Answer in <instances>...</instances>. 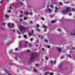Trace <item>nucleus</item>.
Segmentation results:
<instances>
[{
  "label": "nucleus",
  "instance_id": "1",
  "mask_svg": "<svg viewBox=\"0 0 75 75\" xmlns=\"http://www.w3.org/2000/svg\"><path fill=\"white\" fill-rule=\"evenodd\" d=\"M70 10V8L69 7H67L66 8V10H63L62 11V13L63 14H67L68 13V11Z\"/></svg>",
  "mask_w": 75,
  "mask_h": 75
},
{
  "label": "nucleus",
  "instance_id": "2",
  "mask_svg": "<svg viewBox=\"0 0 75 75\" xmlns=\"http://www.w3.org/2000/svg\"><path fill=\"white\" fill-rule=\"evenodd\" d=\"M19 28L20 29V31H21V32H23V31L24 30H26V28H25L22 25L19 27Z\"/></svg>",
  "mask_w": 75,
  "mask_h": 75
},
{
  "label": "nucleus",
  "instance_id": "3",
  "mask_svg": "<svg viewBox=\"0 0 75 75\" xmlns=\"http://www.w3.org/2000/svg\"><path fill=\"white\" fill-rule=\"evenodd\" d=\"M8 25L9 28H14V23H12L11 24L10 23H8Z\"/></svg>",
  "mask_w": 75,
  "mask_h": 75
},
{
  "label": "nucleus",
  "instance_id": "4",
  "mask_svg": "<svg viewBox=\"0 0 75 75\" xmlns=\"http://www.w3.org/2000/svg\"><path fill=\"white\" fill-rule=\"evenodd\" d=\"M35 59V57H31L30 59V61L31 62H32V61H33V60H34Z\"/></svg>",
  "mask_w": 75,
  "mask_h": 75
},
{
  "label": "nucleus",
  "instance_id": "5",
  "mask_svg": "<svg viewBox=\"0 0 75 75\" xmlns=\"http://www.w3.org/2000/svg\"><path fill=\"white\" fill-rule=\"evenodd\" d=\"M4 16L6 18H8L9 17V16L8 15H6V14Z\"/></svg>",
  "mask_w": 75,
  "mask_h": 75
},
{
  "label": "nucleus",
  "instance_id": "6",
  "mask_svg": "<svg viewBox=\"0 0 75 75\" xmlns=\"http://www.w3.org/2000/svg\"><path fill=\"white\" fill-rule=\"evenodd\" d=\"M35 30H36V31H39V32H40V29L37 28L35 29Z\"/></svg>",
  "mask_w": 75,
  "mask_h": 75
},
{
  "label": "nucleus",
  "instance_id": "7",
  "mask_svg": "<svg viewBox=\"0 0 75 75\" xmlns=\"http://www.w3.org/2000/svg\"><path fill=\"white\" fill-rule=\"evenodd\" d=\"M57 50L59 52L61 51V49L59 48H57Z\"/></svg>",
  "mask_w": 75,
  "mask_h": 75
},
{
  "label": "nucleus",
  "instance_id": "8",
  "mask_svg": "<svg viewBox=\"0 0 75 75\" xmlns=\"http://www.w3.org/2000/svg\"><path fill=\"white\" fill-rule=\"evenodd\" d=\"M38 38H41V39H43V37L42 36L41 37H40V35H38Z\"/></svg>",
  "mask_w": 75,
  "mask_h": 75
},
{
  "label": "nucleus",
  "instance_id": "9",
  "mask_svg": "<svg viewBox=\"0 0 75 75\" xmlns=\"http://www.w3.org/2000/svg\"><path fill=\"white\" fill-rule=\"evenodd\" d=\"M4 70L5 71V72L6 73H7V72H8V70H7V69H4Z\"/></svg>",
  "mask_w": 75,
  "mask_h": 75
},
{
  "label": "nucleus",
  "instance_id": "10",
  "mask_svg": "<svg viewBox=\"0 0 75 75\" xmlns=\"http://www.w3.org/2000/svg\"><path fill=\"white\" fill-rule=\"evenodd\" d=\"M55 8L56 9L54 11L55 12H57V11H58V8L57 7H55Z\"/></svg>",
  "mask_w": 75,
  "mask_h": 75
},
{
  "label": "nucleus",
  "instance_id": "11",
  "mask_svg": "<svg viewBox=\"0 0 75 75\" xmlns=\"http://www.w3.org/2000/svg\"><path fill=\"white\" fill-rule=\"evenodd\" d=\"M59 68H61L62 67V64H60L59 65Z\"/></svg>",
  "mask_w": 75,
  "mask_h": 75
},
{
  "label": "nucleus",
  "instance_id": "12",
  "mask_svg": "<svg viewBox=\"0 0 75 75\" xmlns=\"http://www.w3.org/2000/svg\"><path fill=\"white\" fill-rule=\"evenodd\" d=\"M32 57H34L35 56V53H33L31 54Z\"/></svg>",
  "mask_w": 75,
  "mask_h": 75
},
{
  "label": "nucleus",
  "instance_id": "13",
  "mask_svg": "<svg viewBox=\"0 0 75 75\" xmlns=\"http://www.w3.org/2000/svg\"><path fill=\"white\" fill-rule=\"evenodd\" d=\"M24 14L25 15H28V12H25L24 13Z\"/></svg>",
  "mask_w": 75,
  "mask_h": 75
},
{
  "label": "nucleus",
  "instance_id": "14",
  "mask_svg": "<svg viewBox=\"0 0 75 75\" xmlns=\"http://www.w3.org/2000/svg\"><path fill=\"white\" fill-rule=\"evenodd\" d=\"M28 46L29 47H32V45H31V44L29 43L28 44Z\"/></svg>",
  "mask_w": 75,
  "mask_h": 75
},
{
  "label": "nucleus",
  "instance_id": "15",
  "mask_svg": "<svg viewBox=\"0 0 75 75\" xmlns=\"http://www.w3.org/2000/svg\"><path fill=\"white\" fill-rule=\"evenodd\" d=\"M23 37L24 38H27V35H24Z\"/></svg>",
  "mask_w": 75,
  "mask_h": 75
},
{
  "label": "nucleus",
  "instance_id": "16",
  "mask_svg": "<svg viewBox=\"0 0 75 75\" xmlns=\"http://www.w3.org/2000/svg\"><path fill=\"white\" fill-rule=\"evenodd\" d=\"M42 28H47V27L45 26H43Z\"/></svg>",
  "mask_w": 75,
  "mask_h": 75
},
{
  "label": "nucleus",
  "instance_id": "17",
  "mask_svg": "<svg viewBox=\"0 0 75 75\" xmlns=\"http://www.w3.org/2000/svg\"><path fill=\"white\" fill-rule=\"evenodd\" d=\"M47 10H48L50 12H51V9L50 8L48 9Z\"/></svg>",
  "mask_w": 75,
  "mask_h": 75
},
{
  "label": "nucleus",
  "instance_id": "18",
  "mask_svg": "<svg viewBox=\"0 0 75 75\" xmlns=\"http://www.w3.org/2000/svg\"><path fill=\"white\" fill-rule=\"evenodd\" d=\"M33 71H35V72H37V70L35 69H33Z\"/></svg>",
  "mask_w": 75,
  "mask_h": 75
},
{
  "label": "nucleus",
  "instance_id": "19",
  "mask_svg": "<svg viewBox=\"0 0 75 75\" xmlns=\"http://www.w3.org/2000/svg\"><path fill=\"white\" fill-rule=\"evenodd\" d=\"M41 19L42 20H45V19L44 18L42 17H41Z\"/></svg>",
  "mask_w": 75,
  "mask_h": 75
},
{
  "label": "nucleus",
  "instance_id": "20",
  "mask_svg": "<svg viewBox=\"0 0 75 75\" xmlns=\"http://www.w3.org/2000/svg\"><path fill=\"white\" fill-rule=\"evenodd\" d=\"M59 4L60 6H62V3L61 2H59Z\"/></svg>",
  "mask_w": 75,
  "mask_h": 75
},
{
  "label": "nucleus",
  "instance_id": "21",
  "mask_svg": "<svg viewBox=\"0 0 75 75\" xmlns=\"http://www.w3.org/2000/svg\"><path fill=\"white\" fill-rule=\"evenodd\" d=\"M31 35V33H28V35L29 36H30Z\"/></svg>",
  "mask_w": 75,
  "mask_h": 75
},
{
  "label": "nucleus",
  "instance_id": "22",
  "mask_svg": "<svg viewBox=\"0 0 75 75\" xmlns=\"http://www.w3.org/2000/svg\"><path fill=\"white\" fill-rule=\"evenodd\" d=\"M48 72H46L45 73V75H47V74H48Z\"/></svg>",
  "mask_w": 75,
  "mask_h": 75
},
{
  "label": "nucleus",
  "instance_id": "23",
  "mask_svg": "<svg viewBox=\"0 0 75 75\" xmlns=\"http://www.w3.org/2000/svg\"><path fill=\"white\" fill-rule=\"evenodd\" d=\"M36 26L38 28V27H40V25H39V24H37L36 25Z\"/></svg>",
  "mask_w": 75,
  "mask_h": 75
},
{
  "label": "nucleus",
  "instance_id": "24",
  "mask_svg": "<svg viewBox=\"0 0 75 75\" xmlns=\"http://www.w3.org/2000/svg\"><path fill=\"white\" fill-rule=\"evenodd\" d=\"M45 41L46 42H48V40L46 39L45 40Z\"/></svg>",
  "mask_w": 75,
  "mask_h": 75
},
{
  "label": "nucleus",
  "instance_id": "25",
  "mask_svg": "<svg viewBox=\"0 0 75 75\" xmlns=\"http://www.w3.org/2000/svg\"><path fill=\"white\" fill-rule=\"evenodd\" d=\"M30 23L31 24H33V21H30Z\"/></svg>",
  "mask_w": 75,
  "mask_h": 75
},
{
  "label": "nucleus",
  "instance_id": "26",
  "mask_svg": "<svg viewBox=\"0 0 75 75\" xmlns=\"http://www.w3.org/2000/svg\"><path fill=\"white\" fill-rule=\"evenodd\" d=\"M54 74V73H50V75H52Z\"/></svg>",
  "mask_w": 75,
  "mask_h": 75
},
{
  "label": "nucleus",
  "instance_id": "27",
  "mask_svg": "<svg viewBox=\"0 0 75 75\" xmlns=\"http://www.w3.org/2000/svg\"><path fill=\"white\" fill-rule=\"evenodd\" d=\"M51 23H55V22L54 21H52L51 22Z\"/></svg>",
  "mask_w": 75,
  "mask_h": 75
},
{
  "label": "nucleus",
  "instance_id": "28",
  "mask_svg": "<svg viewBox=\"0 0 75 75\" xmlns=\"http://www.w3.org/2000/svg\"><path fill=\"white\" fill-rule=\"evenodd\" d=\"M72 11H75V9H74V8H72Z\"/></svg>",
  "mask_w": 75,
  "mask_h": 75
},
{
  "label": "nucleus",
  "instance_id": "29",
  "mask_svg": "<svg viewBox=\"0 0 75 75\" xmlns=\"http://www.w3.org/2000/svg\"><path fill=\"white\" fill-rule=\"evenodd\" d=\"M26 51L27 52H30V50H26Z\"/></svg>",
  "mask_w": 75,
  "mask_h": 75
},
{
  "label": "nucleus",
  "instance_id": "30",
  "mask_svg": "<svg viewBox=\"0 0 75 75\" xmlns=\"http://www.w3.org/2000/svg\"><path fill=\"white\" fill-rule=\"evenodd\" d=\"M45 58H46V60H47L48 59V57H46Z\"/></svg>",
  "mask_w": 75,
  "mask_h": 75
},
{
  "label": "nucleus",
  "instance_id": "31",
  "mask_svg": "<svg viewBox=\"0 0 75 75\" xmlns=\"http://www.w3.org/2000/svg\"><path fill=\"white\" fill-rule=\"evenodd\" d=\"M54 17V15H52L50 16V17H51V18H52V17Z\"/></svg>",
  "mask_w": 75,
  "mask_h": 75
},
{
  "label": "nucleus",
  "instance_id": "32",
  "mask_svg": "<svg viewBox=\"0 0 75 75\" xmlns=\"http://www.w3.org/2000/svg\"><path fill=\"white\" fill-rule=\"evenodd\" d=\"M24 20H27V17H24Z\"/></svg>",
  "mask_w": 75,
  "mask_h": 75
},
{
  "label": "nucleus",
  "instance_id": "33",
  "mask_svg": "<svg viewBox=\"0 0 75 75\" xmlns=\"http://www.w3.org/2000/svg\"><path fill=\"white\" fill-rule=\"evenodd\" d=\"M17 33H18V34H19V35H20V32H19L18 31H17Z\"/></svg>",
  "mask_w": 75,
  "mask_h": 75
},
{
  "label": "nucleus",
  "instance_id": "34",
  "mask_svg": "<svg viewBox=\"0 0 75 75\" xmlns=\"http://www.w3.org/2000/svg\"><path fill=\"white\" fill-rule=\"evenodd\" d=\"M20 21H23V19H22V18H21L20 19Z\"/></svg>",
  "mask_w": 75,
  "mask_h": 75
},
{
  "label": "nucleus",
  "instance_id": "35",
  "mask_svg": "<svg viewBox=\"0 0 75 75\" xmlns=\"http://www.w3.org/2000/svg\"><path fill=\"white\" fill-rule=\"evenodd\" d=\"M12 51H13V50H11L9 52L11 53V52H12Z\"/></svg>",
  "mask_w": 75,
  "mask_h": 75
},
{
  "label": "nucleus",
  "instance_id": "36",
  "mask_svg": "<svg viewBox=\"0 0 75 75\" xmlns=\"http://www.w3.org/2000/svg\"><path fill=\"white\" fill-rule=\"evenodd\" d=\"M50 62V63H51V64H52V62H53L52 61V60H51Z\"/></svg>",
  "mask_w": 75,
  "mask_h": 75
},
{
  "label": "nucleus",
  "instance_id": "37",
  "mask_svg": "<svg viewBox=\"0 0 75 75\" xmlns=\"http://www.w3.org/2000/svg\"><path fill=\"white\" fill-rule=\"evenodd\" d=\"M33 38H31L30 39V41H33Z\"/></svg>",
  "mask_w": 75,
  "mask_h": 75
},
{
  "label": "nucleus",
  "instance_id": "38",
  "mask_svg": "<svg viewBox=\"0 0 75 75\" xmlns=\"http://www.w3.org/2000/svg\"><path fill=\"white\" fill-rule=\"evenodd\" d=\"M23 15H19V17H23Z\"/></svg>",
  "mask_w": 75,
  "mask_h": 75
},
{
  "label": "nucleus",
  "instance_id": "39",
  "mask_svg": "<svg viewBox=\"0 0 75 75\" xmlns=\"http://www.w3.org/2000/svg\"><path fill=\"white\" fill-rule=\"evenodd\" d=\"M50 7H51V8H53V6L52 5H51L50 6Z\"/></svg>",
  "mask_w": 75,
  "mask_h": 75
},
{
  "label": "nucleus",
  "instance_id": "40",
  "mask_svg": "<svg viewBox=\"0 0 75 75\" xmlns=\"http://www.w3.org/2000/svg\"><path fill=\"white\" fill-rule=\"evenodd\" d=\"M47 48H50V46H47Z\"/></svg>",
  "mask_w": 75,
  "mask_h": 75
},
{
  "label": "nucleus",
  "instance_id": "41",
  "mask_svg": "<svg viewBox=\"0 0 75 75\" xmlns=\"http://www.w3.org/2000/svg\"><path fill=\"white\" fill-rule=\"evenodd\" d=\"M72 50H75V47H72Z\"/></svg>",
  "mask_w": 75,
  "mask_h": 75
},
{
  "label": "nucleus",
  "instance_id": "42",
  "mask_svg": "<svg viewBox=\"0 0 75 75\" xmlns=\"http://www.w3.org/2000/svg\"><path fill=\"white\" fill-rule=\"evenodd\" d=\"M55 63H56V61H55L54 62V64H55Z\"/></svg>",
  "mask_w": 75,
  "mask_h": 75
},
{
  "label": "nucleus",
  "instance_id": "43",
  "mask_svg": "<svg viewBox=\"0 0 75 75\" xmlns=\"http://www.w3.org/2000/svg\"><path fill=\"white\" fill-rule=\"evenodd\" d=\"M9 8H10L11 9L12 8V7H11V6H10V7H9Z\"/></svg>",
  "mask_w": 75,
  "mask_h": 75
},
{
  "label": "nucleus",
  "instance_id": "44",
  "mask_svg": "<svg viewBox=\"0 0 75 75\" xmlns=\"http://www.w3.org/2000/svg\"><path fill=\"white\" fill-rule=\"evenodd\" d=\"M2 25H5V23H2Z\"/></svg>",
  "mask_w": 75,
  "mask_h": 75
},
{
  "label": "nucleus",
  "instance_id": "45",
  "mask_svg": "<svg viewBox=\"0 0 75 75\" xmlns=\"http://www.w3.org/2000/svg\"><path fill=\"white\" fill-rule=\"evenodd\" d=\"M72 15V13H70L69 14V16H71Z\"/></svg>",
  "mask_w": 75,
  "mask_h": 75
},
{
  "label": "nucleus",
  "instance_id": "46",
  "mask_svg": "<svg viewBox=\"0 0 75 75\" xmlns=\"http://www.w3.org/2000/svg\"><path fill=\"white\" fill-rule=\"evenodd\" d=\"M69 3V2L68 1V2H64V3H66V4H67V3Z\"/></svg>",
  "mask_w": 75,
  "mask_h": 75
},
{
  "label": "nucleus",
  "instance_id": "47",
  "mask_svg": "<svg viewBox=\"0 0 75 75\" xmlns=\"http://www.w3.org/2000/svg\"><path fill=\"white\" fill-rule=\"evenodd\" d=\"M21 4L22 6L23 5V4L22 3V2H21Z\"/></svg>",
  "mask_w": 75,
  "mask_h": 75
},
{
  "label": "nucleus",
  "instance_id": "48",
  "mask_svg": "<svg viewBox=\"0 0 75 75\" xmlns=\"http://www.w3.org/2000/svg\"><path fill=\"white\" fill-rule=\"evenodd\" d=\"M15 60H17V57H16L15 58Z\"/></svg>",
  "mask_w": 75,
  "mask_h": 75
},
{
  "label": "nucleus",
  "instance_id": "49",
  "mask_svg": "<svg viewBox=\"0 0 75 75\" xmlns=\"http://www.w3.org/2000/svg\"><path fill=\"white\" fill-rule=\"evenodd\" d=\"M36 66H38V64H36Z\"/></svg>",
  "mask_w": 75,
  "mask_h": 75
},
{
  "label": "nucleus",
  "instance_id": "50",
  "mask_svg": "<svg viewBox=\"0 0 75 75\" xmlns=\"http://www.w3.org/2000/svg\"><path fill=\"white\" fill-rule=\"evenodd\" d=\"M58 31H61V29H58Z\"/></svg>",
  "mask_w": 75,
  "mask_h": 75
},
{
  "label": "nucleus",
  "instance_id": "51",
  "mask_svg": "<svg viewBox=\"0 0 75 75\" xmlns=\"http://www.w3.org/2000/svg\"><path fill=\"white\" fill-rule=\"evenodd\" d=\"M17 50H18L17 48H16L15 49V51H17Z\"/></svg>",
  "mask_w": 75,
  "mask_h": 75
},
{
  "label": "nucleus",
  "instance_id": "52",
  "mask_svg": "<svg viewBox=\"0 0 75 75\" xmlns=\"http://www.w3.org/2000/svg\"><path fill=\"white\" fill-rule=\"evenodd\" d=\"M9 65H12L13 64H12V63H9Z\"/></svg>",
  "mask_w": 75,
  "mask_h": 75
},
{
  "label": "nucleus",
  "instance_id": "53",
  "mask_svg": "<svg viewBox=\"0 0 75 75\" xmlns=\"http://www.w3.org/2000/svg\"><path fill=\"white\" fill-rule=\"evenodd\" d=\"M1 29L2 30V31H4V29H3V28H1Z\"/></svg>",
  "mask_w": 75,
  "mask_h": 75
},
{
  "label": "nucleus",
  "instance_id": "54",
  "mask_svg": "<svg viewBox=\"0 0 75 75\" xmlns=\"http://www.w3.org/2000/svg\"><path fill=\"white\" fill-rule=\"evenodd\" d=\"M29 14H30V15H32V13H29Z\"/></svg>",
  "mask_w": 75,
  "mask_h": 75
},
{
  "label": "nucleus",
  "instance_id": "55",
  "mask_svg": "<svg viewBox=\"0 0 75 75\" xmlns=\"http://www.w3.org/2000/svg\"><path fill=\"white\" fill-rule=\"evenodd\" d=\"M27 45L26 44L25 45V47H27Z\"/></svg>",
  "mask_w": 75,
  "mask_h": 75
},
{
  "label": "nucleus",
  "instance_id": "56",
  "mask_svg": "<svg viewBox=\"0 0 75 75\" xmlns=\"http://www.w3.org/2000/svg\"><path fill=\"white\" fill-rule=\"evenodd\" d=\"M42 50H43L44 51H45V50H44V48H42Z\"/></svg>",
  "mask_w": 75,
  "mask_h": 75
},
{
  "label": "nucleus",
  "instance_id": "57",
  "mask_svg": "<svg viewBox=\"0 0 75 75\" xmlns=\"http://www.w3.org/2000/svg\"><path fill=\"white\" fill-rule=\"evenodd\" d=\"M44 31H45H45H47V29H45L44 30Z\"/></svg>",
  "mask_w": 75,
  "mask_h": 75
},
{
  "label": "nucleus",
  "instance_id": "58",
  "mask_svg": "<svg viewBox=\"0 0 75 75\" xmlns=\"http://www.w3.org/2000/svg\"><path fill=\"white\" fill-rule=\"evenodd\" d=\"M8 12H9V13H10V12H11V11L10 10H9L8 11Z\"/></svg>",
  "mask_w": 75,
  "mask_h": 75
},
{
  "label": "nucleus",
  "instance_id": "59",
  "mask_svg": "<svg viewBox=\"0 0 75 75\" xmlns=\"http://www.w3.org/2000/svg\"><path fill=\"white\" fill-rule=\"evenodd\" d=\"M0 3L1 4H2V3H3V2L1 1L0 2Z\"/></svg>",
  "mask_w": 75,
  "mask_h": 75
},
{
  "label": "nucleus",
  "instance_id": "60",
  "mask_svg": "<svg viewBox=\"0 0 75 75\" xmlns=\"http://www.w3.org/2000/svg\"><path fill=\"white\" fill-rule=\"evenodd\" d=\"M6 38V37L4 36V37L3 38L4 39V38Z\"/></svg>",
  "mask_w": 75,
  "mask_h": 75
},
{
  "label": "nucleus",
  "instance_id": "61",
  "mask_svg": "<svg viewBox=\"0 0 75 75\" xmlns=\"http://www.w3.org/2000/svg\"><path fill=\"white\" fill-rule=\"evenodd\" d=\"M32 33H34V31L33 30H32Z\"/></svg>",
  "mask_w": 75,
  "mask_h": 75
},
{
  "label": "nucleus",
  "instance_id": "62",
  "mask_svg": "<svg viewBox=\"0 0 75 75\" xmlns=\"http://www.w3.org/2000/svg\"><path fill=\"white\" fill-rule=\"evenodd\" d=\"M21 14H22V13H23V11H21Z\"/></svg>",
  "mask_w": 75,
  "mask_h": 75
},
{
  "label": "nucleus",
  "instance_id": "63",
  "mask_svg": "<svg viewBox=\"0 0 75 75\" xmlns=\"http://www.w3.org/2000/svg\"><path fill=\"white\" fill-rule=\"evenodd\" d=\"M68 57H71L70 55H68Z\"/></svg>",
  "mask_w": 75,
  "mask_h": 75
},
{
  "label": "nucleus",
  "instance_id": "64",
  "mask_svg": "<svg viewBox=\"0 0 75 75\" xmlns=\"http://www.w3.org/2000/svg\"><path fill=\"white\" fill-rule=\"evenodd\" d=\"M8 75H11V74H10V73H8Z\"/></svg>",
  "mask_w": 75,
  "mask_h": 75
}]
</instances>
